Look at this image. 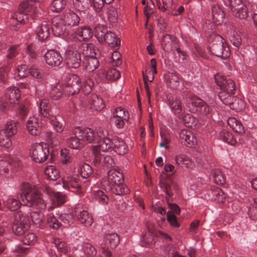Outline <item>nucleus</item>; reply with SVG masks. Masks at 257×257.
Segmentation results:
<instances>
[{
	"instance_id": "35",
	"label": "nucleus",
	"mask_w": 257,
	"mask_h": 257,
	"mask_svg": "<svg viewBox=\"0 0 257 257\" xmlns=\"http://www.w3.org/2000/svg\"><path fill=\"white\" fill-rule=\"evenodd\" d=\"M113 147L114 151L119 155H123L126 152V145L122 140L118 139L112 140Z\"/></svg>"
},
{
	"instance_id": "58",
	"label": "nucleus",
	"mask_w": 257,
	"mask_h": 257,
	"mask_svg": "<svg viewBox=\"0 0 257 257\" xmlns=\"http://www.w3.org/2000/svg\"><path fill=\"white\" fill-rule=\"evenodd\" d=\"M212 195L214 196V199L218 201L223 202V200L225 199V196L223 191L219 188L216 187H213L212 188Z\"/></svg>"
},
{
	"instance_id": "17",
	"label": "nucleus",
	"mask_w": 257,
	"mask_h": 257,
	"mask_svg": "<svg viewBox=\"0 0 257 257\" xmlns=\"http://www.w3.org/2000/svg\"><path fill=\"white\" fill-rule=\"evenodd\" d=\"M103 241L106 248H115L119 243V236L115 233H107L104 236Z\"/></svg>"
},
{
	"instance_id": "54",
	"label": "nucleus",
	"mask_w": 257,
	"mask_h": 257,
	"mask_svg": "<svg viewBox=\"0 0 257 257\" xmlns=\"http://www.w3.org/2000/svg\"><path fill=\"white\" fill-rule=\"evenodd\" d=\"M61 161L63 164H67L72 162L73 158L72 154L67 149H62L60 152Z\"/></svg>"
},
{
	"instance_id": "34",
	"label": "nucleus",
	"mask_w": 257,
	"mask_h": 257,
	"mask_svg": "<svg viewBox=\"0 0 257 257\" xmlns=\"http://www.w3.org/2000/svg\"><path fill=\"white\" fill-rule=\"evenodd\" d=\"M204 102L202 99L196 96H193L190 98L188 101V107L192 112H198L199 108L204 104Z\"/></svg>"
},
{
	"instance_id": "49",
	"label": "nucleus",
	"mask_w": 257,
	"mask_h": 257,
	"mask_svg": "<svg viewBox=\"0 0 257 257\" xmlns=\"http://www.w3.org/2000/svg\"><path fill=\"white\" fill-rule=\"evenodd\" d=\"M47 223L50 228L54 229H58L62 225V224L52 214L47 216Z\"/></svg>"
},
{
	"instance_id": "57",
	"label": "nucleus",
	"mask_w": 257,
	"mask_h": 257,
	"mask_svg": "<svg viewBox=\"0 0 257 257\" xmlns=\"http://www.w3.org/2000/svg\"><path fill=\"white\" fill-rule=\"evenodd\" d=\"M155 236L159 237V235L145 232L142 238V246H145L149 245L153 241Z\"/></svg>"
},
{
	"instance_id": "1",
	"label": "nucleus",
	"mask_w": 257,
	"mask_h": 257,
	"mask_svg": "<svg viewBox=\"0 0 257 257\" xmlns=\"http://www.w3.org/2000/svg\"><path fill=\"white\" fill-rule=\"evenodd\" d=\"M207 49L213 55L225 59L230 54V49L225 40L220 35L213 33L208 39Z\"/></svg>"
},
{
	"instance_id": "9",
	"label": "nucleus",
	"mask_w": 257,
	"mask_h": 257,
	"mask_svg": "<svg viewBox=\"0 0 257 257\" xmlns=\"http://www.w3.org/2000/svg\"><path fill=\"white\" fill-rule=\"evenodd\" d=\"M214 79L216 85L221 90L228 91L230 93H234L235 91V84L231 79H226L224 76L219 73L214 75Z\"/></svg>"
},
{
	"instance_id": "25",
	"label": "nucleus",
	"mask_w": 257,
	"mask_h": 257,
	"mask_svg": "<svg viewBox=\"0 0 257 257\" xmlns=\"http://www.w3.org/2000/svg\"><path fill=\"white\" fill-rule=\"evenodd\" d=\"M105 42L108 44L111 47L115 50H117L120 47V40L116 36L114 33L108 31L106 35L103 39V43Z\"/></svg>"
},
{
	"instance_id": "60",
	"label": "nucleus",
	"mask_w": 257,
	"mask_h": 257,
	"mask_svg": "<svg viewBox=\"0 0 257 257\" xmlns=\"http://www.w3.org/2000/svg\"><path fill=\"white\" fill-rule=\"evenodd\" d=\"M55 246L57 248L58 251L66 254L68 252V246L66 243L59 239H56L54 241Z\"/></svg>"
},
{
	"instance_id": "30",
	"label": "nucleus",
	"mask_w": 257,
	"mask_h": 257,
	"mask_svg": "<svg viewBox=\"0 0 257 257\" xmlns=\"http://www.w3.org/2000/svg\"><path fill=\"white\" fill-rule=\"evenodd\" d=\"M228 124L236 133L242 135L245 133V128L241 122L235 117H229L227 120Z\"/></svg>"
},
{
	"instance_id": "29",
	"label": "nucleus",
	"mask_w": 257,
	"mask_h": 257,
	"mask_svg": "<svg viewBox=\"0 0 257 257\" xmlns=\"http://www.w3.org/2000/svg\"><path fill=\"white\" fill-rule=\"evenodd\" d=\"M98 145L96 146H92L94 150H97L100 152H106L109 150L112 149L113 143L112 140L111 141L108 138L98 141Z\"/></svg>"
},
{
	"instance_id": "64",
	"label": "nucleus",
	"mask_w": 257,
	"mask_h": 257,
	"mask_svg": "<svg viewBox=\"0 0 257 257\" xmlns=\"http://www.w3.org/2000/svg\"><path fill=\"white\" fill-rule=\"evenodd\" d=\"M83 250L88 257H92L96 253V250L95 247L89 243L84 244Z\"/></svg>"
},
{
	"instance_id": "8",
	"label": "nucleus",
	"mask_w": 257,
	"mask_h": 257,
	"mask_svg": "<svg viewBox=\"0 0 257 257\" xmlns=\"http://www.w3.org/2000/svg\"><path fill=\"white\" fill-rule=\"evenodd\" d=\"M124 183V177L120 170L111 169L107 173V179H103L102 181V186L105 188L114 184H120Z\"/></svg>"
},
{
	"instance_id": "23",
	"label": "nucleus",
	"mask_w": 257,
	"mask_h": 257,
	"mask_svg": "<svg viewBox=\"0 0 257 257\" xmlns=\"http://www.w3.org/2000/svg\"><path fill=\"white\" fill-rule=\"evenodd\" d=\"M212 17L213 23L216 25H221L225 19V14L218 5L212 7Z\"/></svg>"
},
{
	"instance_id": "40",
	"label": "nucleus",
	"mask_w": 257,
	"mask_h": 257,
	"mask_svg": "<svg viewBox=\"0 0 257 257\" xmlns=\"http://www.w3.org/2000/svg\"><path fill=\"white\" fill-rule=\"evenodd\" d=\"M219 138L229 145H234L236 143V140L231 133L226 130H223L219 132Z\"/></svg>"
},
{
	"instance_id": "36",
	"label": "nucleus",
	"mask_w": 257,
	"mask_h": 257,
	"mask_svg": "<svg viewBox=\"0 0 257 257\" xmlns=\"http://www.w3.org/2000/svg\"><path fill=\"white\" fill-rule=\"evenodd\" d=\"M102 75L103 77H104L108 80H116L118 79L120 76V73L119 71L116 70L115 68H110L107 71H102V72L100 73Z\"/></svg>"
},
{
	"instance_id": "42",
	"label": "nucleus",
	"mask_w": 257,
	"mask_h": 257,
	"mask_svg": "<svg viewBox=\"0 0 257 257\" xmlns=\"http://www.w3.org/2000/svg\"><path fill=\"white\" fill-rule=\"evenodd\" d=\"M79 172L83 178H88L93 173L92 167L87 163H82L79 166Z\"/></svg>"
},
{
	"instance_id": "53",
	"label": "nucleus",
	"mask_w": 257,
	"mask_h": 257,
	"mask_svg": "<svg viewBox=\"0 0 257 257\" xmlns=\"http://www.w3.org/2000/svg\"><path fill=\"white\" fill-rule=\"evenodd\" d=\"M18 200L14 198H10L7 201V205L8 208L13 211H16L19 209L21 205L23 204V202H21V199Z\"/></svg>"
},
{
	"instance_id": "27",
	"label": "nucleus",
	"mask_w": 257,
	"mask_h": 257,
	"mask_svg": "<svg viewBox=\"0 0 257 257\" xmlns=\"http://www.w3.org/2000/svg\"><path fill=\"white\" fill-rule=\"evenodd\" d=\"M105 190H110L116 195H122L129 193L130 190L127 186L123 183L120 184H114L111 186H108L105 188Z\"/></svg>"
},
{
	"instance_id": "33",
	"label": "nucleus",
	"mask_w": 257,
	"mask_h": 257,
	"mask_svg": "<svg viewBox=\"0 0 257 257\" xmlns=\"http://www.w3.org/2000/svg\"><path fill=\"white\" fill-rule=\"evenodd\" d=\"M18 121L10 120L5 124L4 128L1 130L7 133L9 136L13 137L18 133Z\"/></svg>"
},
{
	"instance_id": "41",
	"label": "nucleus",
	"mask_w": 257,
	"mask_h": 257,
	"mask_svg": "<svg viewBox=\"0 0 257 257\" xmlns=\"http://www.w3.org/2000/svg\"><path fill=\"white\" fill-rule=\"evenodd\" d=\"M230 108L236 111H240L245 107L244 101L240 98L234 96L230 101V104H228Z\"/></svg>"
},
{
	"instance_id": "12",
	"label": "nucleus",
	"mask_w": 257,
	"mask_h": 257,
	"mask_svg": "<svg viewBox=\"0 0 257 257\" xmlns=\"http://www.w3.org/2000/svg\"><path fill=\"white\" fill-rule=\"evenodd\" d=\"M46 62L52 66H58L63 61L61 54L54 50H48L44 55Z\"/></svg>"
},
{
	"instance_id": "22",
	"label": "nucleus",
	"mask_w": 257,
	"mask_h": 257,
	"mask_svg": "<svg viewBox=\"0 0 257 257\" xmlns=\"http://www.w3.org/2000/svg\"><path fill=\"white\" fill-rule=\"evenodd\" d=\"M78 220L85 227H89L93 222L92 216L86 210L75 211Z\"/></svg>"
},
{
	"instance_id": "48",
	"label": "nucleus",
	"mask_w": 257,
	"mask_h": 257,
	"mask_svg": "<svg viewBox=\"0 0 257 257\" xmlns=\"http://www.w3.org/2000/svg\"><path fill=\"white\" fill-rule=\"evenodd\" d=\"M214 182L218 185H223L225 183V178L219 169H214L211 172Z\"/></svg>"
},
{
	"instance_id": "19",
	"label": "nucleus",
	"mask_w": 257,
	"mask_h": 257,
	"mask_svg": "<svg viewBox=\"0 0 257 257\" xmlns=\"http://www.w3.org/2000/svg\"><path fill=\"white\" fill-rule=\"evenodd\" d=\"M29 4L27 2L24 1L19 7V12L15 14V17L17 21L21 23L25 24L28 22V17L26 13L28 11L27 9Z\"/></svg>"
},
{
	"instance_id": "39",
	"label": "nucleus",
	"mask_w": 257,
	"mask_h": 257,
	"mask_svg": "<svg viewBox=\"0 0 257 257\" xmlns=\"http://www.w3.org/2000/svg\"><path fill=\"white\" fill-rule=\"evenodd\" d=\"M39 111L41 116L47 118L52 115L50 105L47 100H42L39 105Z\"/></svg>"
},
{
	"instance_id": "31",
	"label": "nucleus",
	"mask_w": 257,
	"mask_h": 257,
	"mask_svg": "<svg viewBox=\"0 0 257 257\" xmlns=\"http://www.w3.org/2000/svg\"><path fill=\"white\" fill-rule=\"evenodd\" d=\"M36 33L40 41H45L48 38L50 34L48 25L46 23L41 24L37 28Z\"/></svg>"
},
{
	"instance_id": "4",
	"label": "nucleus",
	"mask_w": 257,
	"mask_h": 257,
	"mask_svg": "<svg viewBox=\"0 0 257 257\" xmlns=\"http://www.w3.org/2000/svg\"><path fill=\"white\" fill-rule=\"evenodd\" d=\"M64 86V93L66 95H73L79 92L81 79L76 74H70L65 78Z\"/></svg>"
},
{
	"instance_id": "5",
	"label": "nucleus",
	"mask_w": 257,
	"mask_h": 257,
	"mask_svg": "<svg viewBox=\"0 0 257 257\" xmlns=\"http://www.w3.org/2000/svg\"><path fill=\"white\" fill-rule=\"evenodd\" d=\"M50 154V151L47 144H36L32 146L30 155L34 161L41 163L45 162Z\"/></svg>"
},
{
	"instance_id": "50",
	"label": "nucleus",
	"mask_w": 257,
	"mask_h": 257,
	"mask_svg": "<svg viewBox=\"0 0 257 257\" xmlns=\"http://www.w3.org/2000/svg\"><path fill=\"white\" fill-rule=\"evenodd\" d=\"M62 224L66 227L70 226L73 223L74 214L72 213L62 214L59 216Z\"/></svg>"
},
{
	"instance_id": "51",
	"label": "nucleus",
	"mask_w": 257,
	"mask_h": 257,
	"mask_svg": "<svg viewBox=\"0 0 257 257\" xmlns=\"http://www.w3.org/2000/svg\"><path fill=\"white\" fill-rule=\"evenodd\" d=\"M13 166V162H11L8 160H0V174L5 175L8 174L9 170Z\"/></svg>"
},
{
	"instance_id": "47",
	"label": "nucleus",
	"mask_w": 257,
	"mask_h": 257,
	"mask_svg": "<svg viewBox=\"0 0 257 257\" xmlns=\"http://www.w3.org/2000/svg\"><path fill=\"white\" fill-rule=\"evenodd\" d=\"M234 94L235 91H234V93H230L228 91L221 90L218 93V96L224 104L228 105V104H230V101L233 99V97H234L232 95Z\"/></svg>"
},
{
	"instance_id": "38",
	"label": "nucleus",
	"mask_w": 257,
	"mask_h": 257,
	"mask_svg": "<svg viewBox=\"0 0 257 257\" xmlns=\"http://www.w3.org/2000/svg\"><path fill=\"white\" fill-rule=\"evenodd\" d=\"M64 94V86L59 84L53 87L50 92V97L55 100L60 99Z\"/></svg>"
},
{
	"instance_id": "24",
	"label": "nucleus",
	"mask_w": 257,
	"mask_h": 257,
	"mask_svg": "<svg viewBox=\"0 0 257 257\" xmlns=\"http://www.w3.org/2000/svg\"><path fill=\"white\" fill-rule=\"evenodd\" d=\"M27 128L32 136H37L41 132V127L38 122V118L33 116L30 117L27 122Z\"/></svg>"
},
{
	"instance_id": "44",
	"label": "nucleus",
	"mask_w": 257,
	"mask_h": 257,
	"mask_svg": "<svg viewBox=\"0 0 257 257\" xmlns=\"http://www.w3.org/2000/svg\"><path fill=\"white\" fill-rule=\"evenodd\" d=\"M156 1L158 9L162 12H165L170 9H175L173 0H156Z\"/></svg>"
},
{
	"instance_id": "61",
	"label": "nucleus",
	"mask_w": 257,
	"mask_h": 257,
	"mask_svg": "<svg viewBox=\"0 0 257 257\" xmlns=\"http://www.w3.org/2000/svg\"><path fill=\"white\" fill-rule=\"evenodd\" d=\"M155 7V4L152 0H149L147 2V5L144 8V13L148 19L150 18L151 15L153 13V10Z\"/></svg>"
},
{
	"instance_id": "6",
	"label": "nucleus",
	"mask_w": 257,
	"mask_h": 257,
	"mask_svg": "<svg viewBox=\"0 0 257 257\" xmlns=\"http://www.w3.org/2000/svg\"><path fill=\"white\" fill-rule=\"evenodd\" d=\"M160 187L165 193L166 198L168 201L169 198L173 196L178 191V184L170 178L168 175L166 178L160 177L159 179Z\"/></svg>"
},
{
	"instance_id": "14",
	"label": "nucleus",
	"mask_w": 257,
	"mask_h": 257,
	"mask_svg": "<svg viewBox=\"0 0 257 257\" xmlns=\"http://www.w3.org/2000/svg\"><path fill=\"white\" fill-rule=\"evenodd\" d=\"M78 47L83 50L84 57L99 58L100 55L98 49L92 44H80Z\"/></svg>"
},
{
	"instance_id": "46",
	"label": "nucleus",
	"mask_w": 257,
	"mask_h": 257,
	"mask_svg": "<svg viewBox=\"0 0 257 257\" xmlns=\"http://www.w3.org/2000/svg\"><path fill=\"white\" fill-rule=\"evenodd\" d=\"M90 0H73L75 9L79 12H84L88 9Z\"/></svg>"
},
{
	"instance_id": "11",
	"label": "nucleus",
	"mask_w": 257,
	"mask_h": 257,
	"mask_svg": "<svg viewBox=\"0 0 257 257\" xmlns=\"http://www.w3.org/2000/svg\"><path fill=\"white\" fill-rule=\"evenodd\" d=\"M114 123L118 128H122L125 122L127 121L129 118V114L127 111L121 107L115 108L113 112Z\"/></svg>"
},
{
	"instance_id": "15",
	"label": "nucleus",
	"mask_w": 257,
	"mask_h": 257,
	"mask_svg": "<svg viewBox=\"0 0 257 257\" xmlns=\"http://www.w3.org/2000/svg\"><path fill=\"white\" fill-rule=\"evenodd\" d=\"M64 24L69 26L77 25L80 22V18L78 15L73 12H65L59 17Z\"/></svg>"
},
{
	"instance_id": "26",
	"label": "nucleus",
	"mask_w": 257,
	"mask_h": 257,
	"mask_svg": "<svg viewBox=\"0 0 257 257\" xmlns=\"http://www.w3.org/2000/svg\"><path fill=\"white\" fill-rule=\"evenodd\" d=\"M47 119L50 120V123L57 132L62 133L63 131L65 121L61 116H55L52 114Z\"/></svg>"
},
{
	"instance_id": "21",
	"label": "nucleus",
	"mask_w": 257,
	"mask_h": 257,
	"mask_svg": "<svg viewBox=\"0 0 257 257\" xmlns=\"http://www.w3.org/2000/svg\"><path fill=\"white\" fill-rule=\"evenodd\" d=\"M98 58L95 56L94 57H83L82 66L87 72H93L99 65Z\"/></svg>"
},
{
	"instance_id": "2",
	"label": "nucleus",
	"mask_w": 257,
	"mask_h": 257,
	"mask_svg": "<svg viewBox=\"0 0 257 257\" xmlns=\"http://www.w3.org/2000/svg\"><path fill=\"white\" fill-rule=\"evenodd\" d=\"M17 198L21 199L24 205L40 210H44L46 208V204L38 191H32L29 188L22 190L18 194Z\"/></svg>"
},
{
	"instance_id": "16",
	"label": "nucleus",
	"mask_w": 257,
	"mask_h": 257,
	"mask_svg": "<svg viewBox=\"0 0 257 257\" xmlns=\"http://www.w3.org/2000/svg\"><path fill=\"white\" fill-rule=\"evenodd\" d=\"M178 44L177 38L172 35L165 34L162 39L161 45L163 50L166 51H171L174 45Z\"/></svg>"
},
{
	"instance_id": "45",
	"label": "nucleus",
	"mask_w": 257,
	"mask_h": 257,
	"mask_svg": "<svg viewBox=\"0 0 257 257\" xmlns=\"http://www.w3.org/2000/svg\"><path fill=\"white\" fill-rule=\"evenodd\" d=\"M12 138L11 136H9L7 133L0 130L1 146L7 149L10 148L12 145Z\"/></svg>"
},
{
	"instance_id": "28",
	"label": "nucleus",
	"mask_w": 257,
	"mask_h": 257,
	"mask_svg": "<svg viewBox=\"0 0 257 257\" xmlns=\"http://www.w3.org/2000/svg\"><path fill=\"white\" fill-rule=\"evenodd\" d=\"M89 104L92 110L97 111H100L105 106L102 98L95 94L91 95Z\"/></svg>"
},
{
	"instance_id": "43",
	"label": "nucleus",
	"mask_w": 257,
	"mask_h": 257,
	"mask_svg": "<svg viewBox=\"0 0 257 257\" xmlns=\"http://www.w3.org/2000/svg\"><path fill=\"white\" fill-rule=\"evenodd\" d=\"M76 33L83 41H87L90 39L93 35V32L91 29L86 26L83 27L81 29H78Z\"/></svg>"
},
{
	"instance_id": "20",
	"label": "nucleus",
	"mask_w": 257,
	"mask_h": 257,
	"mask_svg": "<svg viewBox=\"0 0 257 257\" xmlns=\"http://www.w3.org/2000/svg\"><path fill=\"white\" fill-rule=\"evenodd\" d=\"M179 137L182 142L189 148L192 147L196 143V139L193 134L189 130L183 129L181 131Z\"/></svg>"
},
{
	"instance_id": "3",
	"label": "nucleus",
	"mask_w": 257,
	"mask_h": 257,
	"mask_svg": "<svg viewBox=\"0 0 257 257\" xmlns=\"http://www.w3.org/2000/svg\"><path fill=\"white\" fill-rule=\"evenodd\" d=\"M29 214L21 210L14 214V221L12 229L14 234L17 236L24 235L30 227Z\"/></svg>"
},
{
	"instance_id": "10",
	"label": "nucleus",
	"mask_w": 257,
	"mask_h": 257,
	"mask_svg": "<svg viewBox=\"0 0 257 257\" xmlns=\"http://www.w3.org/2000/svg\"><path fill=\"white\" fill-rule=\"evenodd\" d=\"M73 134L79 137L80 140L87 143H91L95 141L96 137L95 133L89 127L81 129L80 127H76L73 131Z\"/></svg>"
},
{
	"instance_id": "63",
	"label": "nucleus",
	"mask_w": 257,
	"mask_h": 257,
	"mask_svg": "<svg viewBox=\"0 0 257 257\" xmlns=\"http://www.w3.org/2000/svg\"><path fill=\"white\" fill-rule=\"evenodd\" d=\"M108 132L107 130L103 127H99L95 134V141L98 142V141L108 138Z\"/></svg>"
},
{
	"instance_id": "59",
	"label": "nucleus",
	"mask_w": 257,
	"mask_h": 257,
	"mask_svg": "<svg viewBox=\"0 0 257 257\" xmlns=\"http://www.w3.org/2000/svg\"><path fill=\"white\" fill-rule=\"evenodd\" d=\"M240 9H238L237 10L233 13V15L237 18L240 19H245L247 17L248 11L246 6L243 4V7L240 6Z\"/></svg>"
},
{
	"instance_id": "62",
	"label": "nucleus",
	"mask_w": 257,
	"mask_h": 257,
	"mask_svg": "<svg viewBox=\"0 0 257 257\" xmlns=\"http://www.w3.org/2000/svg\"><path fill=\"white\" fill-rule=\"evenodd\" d=\"M118 15L116 10L114 8H111L107 11V19L111 23L117 22Z\"/></svg>"
},
{
	"instance_id": "52",
	"label": "nucleus",
	"mask_w": 257,
	"mask_h": 257,
	"mask_svg": "<svg viewBox=\"0 0 257 257\" xmlns=\"http://www.w3.org/2000/svg\"><path fill=\"white\" fill-rule=\"evenodd\" d=\"M179 77L174 73H171L168 75L167 85L173 89H175L179 85Z\"/></svg>"
},
{
	"instance_id": "55",
	"label": "nucleus",
	"mask_w": 257,
	"mask_h": 257,
	"mask_svg": "<svg viewBox=\"0 0 257 257\" xmlns=\"http://www.w3.org/2000/svg\"><path fill=\"white\" fill-rule=\"evenodd\" d=\"M74 137H71L67 140L68 146L73 149H79L81 147L80 139L79 137L74 135Z\"/></svg>"
},
{
	"instance_id": "37",
	"label": "nucleus",
	"mask_w": 257,
	"mask_h": 257,
	"mask_svg": "<svg viewBox=\"0 0 257 257\" xmlns=\"http://www.w3.org/2000/svg\"><path fill=\"white\" fill-rule=\"evenodd\" d=\"M95 36L99 42L103 43V39L108 33L107 27L103 25L98 24L94 28Z\"/></svg>"
},
{
	"instance_id": "56",
	"label": "nucleus",
	"mask_w": 257,
	"mask_h": 257,
	"mask_svg": "<svg viewBox=\"0 0 257 257\" xmlns=\"http://www.w3.org/2000/svg\"><path fill=\"white\" fill-rule=\"evenodd\" d=\"M66 6V3L63 0H54L52 3L51 9L56 13L60 12Z\"/></svg>"
},
{
	"instance_id": "32",
	"label": "nucleus",
	"mask_w": 257,
	"mask_h": 257,
	"mask_svg": "<svg viewBox=\"0 0 257 257\" xmlns=\"http://www.w3.org/2000/svg\"><path fill=\"white\" fill-rule=\"evenodd\" d=\"M44 173L46 178L50 180L55 181L60 177L59 171L53 165L47 166L45 169Z\"/></svg>"
},
{
	"instance_id": "18",
	"label": "nucleus",
	"mask_w": 257,
	"mask_h": 257,
	"mask_svg": "<svg viewBox=\"0 0 257 257\" xmlns=\"http://www.w3.org/2000/svg\"><path fill=\"white\" fill-rule=\"evenodd\" d=\"M21 93L16 87H9L7 89L5 97L10 102V104H18Z\"/></svg>"
},
{
	"instance_id": "7",
	"label": "nucleus",
	"mask_w": 257,
	"mask_h": 257,
	"mask_svg": "<svg viewBox=\"0 0 257 257\" xmlns=\"http://www.w3.org/2000/svg\"><path fill=\"white\" fill-rule=\"evenodd\" d=\"M65 62L69 68L75 69L79 67L82 63L80 53L78 50H74L69 47L66 51Z\"/></svg>"
},
{
	"instance_id": "13",
	"label": "nucleus",
	"mask_w": 257,
	"mask_h": 257,
	"mask_svg": "<svg viewBox=\"0 0 257 257\" xmlns=\"http://www.w3.org/2000/svg\"><path fill=\"white\" fill-rule=\"evenodd\" d=\"M66 25L59 17H54L52 20V31L54 35L60 37L64 34Z\"/></svg>"
}]
</instances>
